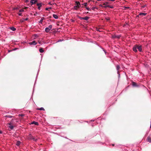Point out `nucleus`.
I'll return each mask as SVG.
<instances>
[{
	"mask_svg": "<svg viewBox=\"0 0 151 151\" xmlns=\"http://www.w3.org/2000/svg\"><path fill=\"white\" fill-rule=\"evenodd\" d=\"M121 36L120 35H114L112 36V37L113 38L119 39L120 38Z\"/></svg>",
	"mask_w": 151,
	"mask_h": 151,
	"instance_id": "0eeeda50",
	"label": "nucleus"
},
{
	"mask_svg": "<svg viewBox=\"0 0 151 151\" xmlns=\"http://www.w3.org/2000/svg\"><path fill=\"white\" fill-rule=\"evenodd\" d=\"M104 6V5H103H103H101H101H100V6H101L102 7H104V6Z\"/></svg>",
	"mask_w": 151,
	"mask_h": 151,
	"instance_id": "79ce46f5",
	"label": "nucleus"
},
{
	"mask_svg": "<svg viewBox=\"0 0 151 151\" xmlns=\"http://www.w3.org/2000/svg\"><path fill=\"white\" fill-rule=\"evenodd\" d=\"M48 4H49L50 5H52V4L51 2L49 3Z\"/></svg>",
	"mask_w": 151,
	"mask_h": 151,
	"instance_id": "a19ab883",
	"label": "nucleus"
},
{
	"mask_svg": "<svg viewBox=\"0 0 151 151\" xmlns=\"http://www.w3.org/2000/svg\"><path fill=\"white\" fill-rule=\"evenodd\" d=\"M137 45H135L133 47V50L135 52H137Z\"/></svg>",
	"mask_w": 151,
	"mask_h": 151,
	"instance_id": "6e6552de",
	"label": "nucleus"
},
{
	"mask_svg": "<svg viewBox=\"0 0 151 151\" xmlns=\"http://www.w3.org/2000/svg\"><path fill=\"white\" fill-rule=\"evenodd\" d=\"M75 3L76 4V6H78V8L80 7V3L79 1H76Z\"/></svg>",
	"mask_w": 151,
	"mask_h": 151,
	"instance_id": "ddd939ff",
	"label": "nucleus"
},
{
	"mask_svg": "<svg viewBox=\"0 0 151 151\" xmlns=\"http://www.w3.org/2000/svg\"><path fill=\"white\" fill-rule=\"evenodd\" d=\"M148 141L149 142L151 143V137H147Z\"/></svg>",
	"mask_w": 151,
	"mask_h": 151,
	"instance_id": "aec40b11",
	"label": "nucleus"
},
{
	"mask_svg": "<svg viewBox=\"0 0 151 151\" xmlns=\"http://www.w3.org/2000/svg\"><path fill=\"white\" fill-rule=\"evenodd\" d=\"M89 18V17H88L86 16L83 17V19L85 20H87Z\"/></svg>",
	"mask_w": 151,
	"mask_h": 151,
	"instance_id": "a211bd4d",
	"label": "nucleus"
},
{
	"mask_svg": "<svg viewBox=\"0 0 151 151\" xmlns=\"http://www.w3.org/2000/svg\"><path fill=\"white\" fill-rule=\"evenodd\" d=\"M38 109L40 111H44L45 110L44 108L43 107H41L40 108H39Z\"/></svg>",
	"mask_w": 151,
	"mask_h": 151,
	"instance_id": "b1692460",
	"label": "nucleus"
},
{
	"mask_svg": "<svg viewBox=\"0 0 151 151\" xmlns=\"http://www.w3.org/2000/svg\"><path fill=\"white\" fill-rule=\"evenodd\" d=\"M112 146H114V144H112Z\"/></svg>",
	"mask_w": 151,
	"mask_h": 151,
	"instance_id": "de8ad7c7",
	"label": "nucleus"
},
{
	"mask_svg": "<svg viewBox=\"0 0 151 151\" xmlns=\"http://www.w3.org/2000/svg\"><path fill=\"white\" fill-rule=\"evenodd\" d=\"M21 143V142L19 141H18L16 142V145L17 146H19L20 145Z\"/></svg>",
	"mask_w": 151,
	"mask_h": 151,
	"instance_id": "dca6fc26",
	"label": "nucleus"
},
{
	"mask_svg": "<svg viewBox=\"0 0 151 151\" xmlns=\"http://www.w3.org/2000/svg\"><path fill=\"white\" fill-rule=\"evenodd\" d=\"M28 44L30 45H35L37 44V43L35 40H33L32 42H29Z\"/></svg>",
	"mask_w": 151,
	"mask_h": 151,
	"instance_id": "20e7f679",
	"label": "nucleus"
},
{
	"mask_svg": "<svg viewBox=\"0 0 151 151\" xmlns=\"http://www.w3.org/2000/svg\"><path fill=\"white\" fill-rule=\"evenodd\" d=\"M12 122V121H11V122ZM8 124L9 125V128L10 129H9V130L11 131V130L13 129L14 128V126L12 125L11 122L8 123Z\"/></svg>",
	"mask_w": 151,
	"mask_h": 151,
	"instance_id": "7ed1b4c3",
	"label": "nucleus"
},
{
	"mask_svg": "<svg viewBox=\"0 0 151 151\" xmlns=\"http://www.w3.org/2000/svg\"><path fill=\"white\" fill-rule=\"evenodd\" d=\"M96 9H97V8L96 7H93L91 8V9L94 11Z\"/></svg>",
	"mask_w": 151,
	"mask_h": 151,
	"instance_id": "393cba45",
	"label": "nucleus"
},
{
	"mask_svg": "<svg viewBox=\"0 0 151 151\" xmlns=\"http://www.w3.org/2000/svg\"><path fill=\"white\" fill-rule=\"evenodd\" d=\"M24 12V9H20L19 10V12Z\"/></svg>",
	"mask_w": 151,
	"mask_h": 151,
	"instance_id": "412c9836",
	"label": "nucleus"
},
{
	"mask_svg": "<svg viewBox=\"0 0 151 151\" xmlns=\"http://www.w3.org/2000/svg\"><path fill=\"white\" fill-rule=\"evenodd\" d=\"M85 8L88 10V11H90L91 9H90L89 7H86Z\"/></svg>",
	"mask_w": 151,
	"mask_h": 151,
	"instance_id": "c756f323",
	"label": "nucleus"
},
{
	"mask_svg": "<svg viewBox=\"0 0 151 151\" xmlns=\"http://www.w3.org/2000/svg\"><path fill=\"white\" fill-rule=\"evenodd\" d=\"M18 15L19 16H23V15L21 12H19V13H18Z\"/></svg>",
	"mask_w": 151,
	"mask_h": 151,
	"instance_id": "a878e982",
	"label": "nucleus"
},
{
	"mask_svg": "<svg viewBox=\"0 0 151 151\" xmlns=\"http://www.w3.org/2000/svg\"><path fill=\"white\" fill-rule=\"evenodd\" d=\"M43 19V18H41V19L39 22V23L42 24V22Z\"/></svg>",
	"mask_w": 151,
	"mask_h": 151,
	"instance_id": "5701e85b",
	"label": "nucleus"
},
{
	"mask_svg": "<svg viewBox=\"0 0 151 151\" xmlns=\"http://www.w3.org/2000/svg\"><path fill=\"white\" fill-rule=\"evenodd\" d=\"M39 52L40 53H43L44 52V50L42 48H41L39 49Z\"/></svg>",
	"mask_w": 151,
	"mask_h": 151,
	"instance_id": "f3484780",
	"label": "nucleus"
},
{
	"mask_svg": "<svg viewBox=\"0 0 151 151\" xmlns=\"http://www.w3.org/2000/svg\"><path fill=\"white\" fill-rule=\"evenodd\" d=\"M102 49H103V48H102ZM103 50L104 51V52H105V54H106V51L104 50V49H103Z\"/></svg>",
	"mask_w": 151,
	"mask_h": 151,
	"instance_id": "58836bf2",
	"label": "nucleus"
},
{
	"mask_svg": "<svg viewBox=\"0 0 151 151\" xmlns=\"http://www.w3.org/2000/svg\"><path fill=\"white\" fill-rule=\"evenodd\" d=\"M109 19H107V20H109Z\"/></svg>",
	"mask_w": 151,
	"mask_h": 151,
	"instance_id": "603ef678",
	"label": "nucleus"
},
{
	"mask_svg": "<svg viewBox=\"0 0 151 151\" xmlns=\"http://www.w3.org/2000/svg\"><path fill=\"white\" fill-rule=\"evenodd\" d=\"M35 37H38V35L37 34H35L34 35Z\"/></svg>",
	"mask_w": 151,
	"mask_h": 151,
	"instance_id": "c9c22d12",
	"label": "nucleus"
},
{
	"mask_svg": "<svg viewBox=\"0 0 151 151\" xmlns=\"http://www.w3.org/2000/svg\"><path fill=\"white\" fill-rule=\"evenodd\" d=\"M19 116H24V115L23 114H19Z\"/></svg>",
	"mask_w": 151,
	"mask_h": 151,
	"instance_id": "473e14b6",
	"label": "nucleus"
},
{
	"mask_svg": "<svg viewBox=\"0 0 151 151\" xmlns=\"http://www.w3.org/2000/svg\"><path fill=\"white\" fill-rule=\"evenodd\" d=\"M146 13H140L139 14V15H138V17L139 15L145 16L146 15Z\"/></svg>",
	"mask_w": 151,
	"mask_h": 151,
	"instance_id": "4468645a",
	"label": "nucleus"
},
{
	"mask_svg": "<svg viewBox=\"0 0 151 151\" xmlns=\"http://www.w3.org/2000/svg\"><path fill=\"white\" fill-rule=\"evenodd\" d=\"M24 20L23 19V20L21 19L20 20V22L21 23L23 22H24Z\"/></svg>",
	"mask_w": 151,
	"mask_h": 151,
	"instance_id": "4c0bfd02",
	"label": "nucleus"
},
{
	"mask_svg": "<svg viewBox=\"0 0 151 151\" xmlns=\"http://www.w3.org/2000/svg\"><path fill=\"white\" fill-rule=\"evenodd\" d=\"M52 9V7H48V8H45V10H48L49 9Z\"/></svg>",
	"mask_w": 151,
	"mask_h": 151,
	"instance_id": "bb28decb",
	"label": "nucleus"
},
{
	"mask_svg": "<svg viewBox=\"0 0 151 151\" xmlns=\"http://www.w3.org/2000/svg\"><path fill=\"white\" fill-rule=\"evenodd\" d=\"M42 3H40L37 4V5L38 6V9L39 10L40 9L41 7L42 6Z\"/></svg>",
	"mask_w": 151,
	"mask_h": 151,
	"instance_id": "1a4fd4ad",
	"label": "nucleus"
},
{
	"mask_svg": "<svg viewBox=\"0 0 151 151\" xmlns=\"http://www.w3.org/2000/svg\"><path fill=\"white\" fill-rule=\"evenodd\" d=\"M63 40H58V42H59L61 41H63Z\"/></svg>",
	"mask_w": 151,
	"mask_h": 151,
	"instance_id": "ea45409f",
	"label": "nucleus"
},
{
	"mask_svg": "<svg viewBox=\"0 0 151 151\" xmlns=\"http://www.w3.org/2000/svg\"><path fill=\"white\" fill-rule=\"evenodd\" d=\"M146 6V5L145 4V5H143V6H142V8H144Z\"/></svg>",
	"mask_w": 151,
	"mask_h": 151,
	"instance_id": "2f4dec72",
	"label": "nucleus"
},
{
	"mask_svg": "<svg viewBox=\"0 0 151 151\" xmlns=\"http://www.w3.org/2000/svg\"><path fill=\"white\" fill-rule=\"evenodd\" d=\"M105 3H104L103 4V5H104V8H106L107 7H109V8H114V7L113 6H111V5H105Z\"/></svg>",
	"mask_w": 151,
	"mask_h": 151,
	"instance_id": "423d86ee",
	"label": "nucleus"
},
{
	"mask_svg": "<svg viewBox=\"0 0 151 151\" xmlns=\"http://www.w3.org/2000/svg\"><path fill=\"white\" fill-rule=\"evenodd\" d=\"M126 8L127 9V8H129V7H126Z\"/></svg>",
	"mask_w": 151,
	"mask_h": 151,
	"instance_id": "a18cd8bd",
	"label": "nucleus"
},
{
	"mask_svg": "<svg viewBox=\"0 0 151 151\" xmlns=\"http://www.w3.org/2000/svg\"><path fill=\"white\" fill-rule=\"evenodd\" d=\"M39 43L40 44V42H39Z\"/></svg>",
	"mask_w": 151,
	"mask_h": 151,
	"instance_id": "6e6d98bb",
	"label": "nucleus"
},
{
	"mask_svg": "<svg viewBox=\"0 0 151 151\" xmlns=\"http://www.w3.org/2000/svg\"><path fill=\"white\" fill-rule=\"evenodd\" d=\"M105 3V4H105V5H107V4H108L109 3H108V2H105V3Z\"/></svg>",
	"mask_w": 151,
	"mask_h": 151,
	"instance_id": "37998d69",
	"label": "nucleus"
},
{
	"mask_svg": "<svg viewBox=\"0 0 151 151\" xmlns=\"http://www.w3.org/2000/svg\"><path fill=\"white\" fill-rule=\"evenodd\" d=\"M37 2V0H30V3L31 5L34 4Z\"/></svg>",
	"mask_w": 151,
	"mask_h": 151,
	"instance_id": "39448f33",
	"label": "nucleus"
},
{
	"mask_svg": "<svg viewBox=\"0 0 151 151\" xmlns=\"http://www.w3.org/2000/svg\"><path fill=\"white\" fill-rule=\"evenodd\" d=\"M78 18L80 19V20H82V19H83V17H78Z\"/></svg>",
	"mask_w": 151,
	"mask_h": 151,
	"instance_id": "72a5a7b5",
	"label": "nucleus"
},
{
	"mask_svg": "<svg viewBox=\"0 0 151 151\" xmlns=\"http://www.w3.org/2000/svg\"><path fill=\"white\" fill-rule=\"evenodd\" d=\"M52 28V25H50L48 27H47L45 28V31L47 33L49 32L50 30Z\"/></svg>",
	"mask_w": 151,
	"mask_h": 151,
	"instance_id": "f03ea898",
	"label": "nucleus"
},
{
	"mask_svg": "<svg viewBox=\"0 0 151 151\" xmlns=\"http://www.w3.org/2000/svg\"><path fill=\"white\" fill-rule=\"evenodd\" d=\"M28 138L29 140H33L34 141H37V139L35 138L31 134H29L28 136Z\"/></svg>",
	"mask_w": 151,
	"mask_h": 151,
	"instance_id": "f257e3e1",
	"label": "nucleus"
},
{
	"mask_svg": "<svg viewBox=\"0 0 151 151\" xmlns=\"http://www.w3.org/2000/svg\"><path fill=\"white\" fill-rule=\"evenodd\" d=\"M23 19L24 20V21H27L28 20V18H27L26 19Z\"/></svg>",
	"mask_w": 151,
	"mask_h": 151,
	"instance_id": "f704fd0d",
	"label": "nucleus"
},
{
	"mask_svg": "<svg viewBox=\"0 0 151 151\" xmlns=\"http://www.w3.org/2000/svg\"><path fill=\"white\" fill-rule=\"evenodd\" d=\"M11 51V50H10V51H9V52H10V51Z\"/></svg>",
	"mask_w": 151,
	"mask_h": 151,
	"instance_id": "5fc2aeb1",
	"label": "nucleus"
},
{
	"mask_svg": "<svg viewBox=\"0 0 151 151\" xmlns=\"http://www.w3.org/2000/svg\"><path fill=\"white\" fill-rule=\"evenodd\" d=\"M53 17L54 18L56 19H58V17L55 14H53Z\"/></svg>",
	"mask_w": 151,
	"mask_h": 151,
	"instance_id": "2eb2a0df",
	"label": "nucleus"
},
{
	"mask_svg": "<svg viewBox=\"0 0 151 151\" xmlns=\"http://www.w3.org/2000/svg\"><path fill=\"white\" fill-rule=\"evenodd\" d=\"M2 133V131L0 130V134H1Z\"/></svg>",
	"mask_w": 151,
	"mask_h": 151,
	"instance_id": "c03bdc74",
	"label": "nucleus"
},
{
	"mask_svg": "<svg viewBox=\"0 0 151 151\" xmlns=\"http://www.w3.org/2000/svg\"><path fill=\"white\" fill-rule=\"evenodd\" d=\"M116 69L117 71V73L119 74V76L120 75V74L119 72V70L120 68V67L119 65H117L116 66Z\"/></svg>",
	"mask_w": 151,
	"mask_h": 151,
	"instance_id": "9d476101",
	"label": "nucleus"
},
{
	"mask_svg": "<svg viewBox=\"0 0 151 151\" xmlns=\"http://www.w3.org/2000/svg\"><path fill=\"white\" fill-rule=\"evenodd\" d=\"M31 124H34L36 125H39L38 123L37 122L35 121H33L32 122Z\"/></svg>",
	"mask_w": 151,
	"mask_h": 151,
	"instance_id": "f8f14e48",
	"label": "nucleus"
},
{
	"mask_svg": "<svg viewBox=\"0 0 151 151\" xmlns=\"http://www.w3.org/2000/svg\"><path fill=\"white\" fill-rule=\"evenodd\" d=\"M97 31H99V32H100V31L99 30V29H97Z\"/></svg>",
	"mask_w": 151,
	"mask_h": 151,
	"instance_id": "09e8293b",
	"label": "nucleus"
},
{
	"mask_svg": "<svg viewBox=\"0 0 151 151\" xmlns=\"http://www.w3.org/2000/svg\"><path fill=\"white\" fill-rule=\"evenodd\" d=\"M78 6H74L73 9L74 10H77L78 9Z\"/></svg>",
	"mask_w": 151,
	"mask_h": 151,
	"instance_id": "4be33fe9",
	"label": "nucleus"
},
{
	"mask_svg": "<svg viewBox=\"0 0 151 151\" xmlns=\"http://www.w3.org/2000/svg\"><path fill=\"white\" fill-rule=\"evenodd\" d=\"M27 8V7H25V9H26Z\"/></svg>",
	"mask_w": 151,
	"mask_h": 151,
	"instance_id": "864d4df0",
	"label": "nucleus"
},
{
	"mask_svg": "<svg viewBox=\"0 0 151 151\" xmlns=\"http://www.w3.org/2000/svg\"><path fill=\"white\" fill-rule=\"evenodd\" d=\"M150 128H151V123L150 124Z\"/></svg>",
	"mask_w": 151,
	"mask_h": 151,
	"instance_id": "8fccbe9b",
	"label": "nucleus"
},
{
	"mask_svg": "<svg viewBox=\"0 0 151 151\" xmlns=\"http://www.w3.org/2000/svg\"><path fill=\"white\" fill-rule=\"evenodd\" d=\"M5 117H8V118H12V116L8 115H6L5 116Z\"/></svg>",
	"mask_w": 151,
	"mask_h": 151,
	"instance_id": "cd10ccee",
	"label": "nucleus"
},
{
	"mask_svg": "<svg viewBox=\"0 0 151 151\" xmlns=\"http://www.w3.org/2000/svg\"><path fill=\"white\" fill-rule=\"evenodd\" d=\"M125 26V24H124V25H123V27H124Z\"/></svg>",
	"mask_w": 151,
	"mask_h": 151,
	"instance_id": "3c124183",
	"label": "nucleus"
},
{
	"mask_svg": "<svg viewBox=\"0 0 151 151\" xmlns=\"http://www.w3.org/2000/svg\"><path fill=\"white\" fill-rule=\"evenodd\" d=\"M83 5L85 6V7H87V3H84L83 4Z\"/></svg>",
	"mask_w": 151,
	"mask_h": 151,
	"instance_id": "7c9ffc66",
	"label": "nucleus"
},
{
	"mask_svg": "<svg viewBox=\"0 0 151 151\" xmlns=\"http://www.w3.org/2000/svg\"><path fill=\"white\" fill-rule=\"evenodd\" d=\"M137 49H138V50L141 52L142 51V46L141 45L138 46L137 45Z\"/></svg>",
	"mask_w": 151,
	"mask_h": 151,
	"instance_id": "9b49d317",
	"label": "nucleus"
},
{
	"mask_svg": "<svg viewBox=\"0 0 151 151\" xmlns=\"http://www.w3.org/2000/svg\"><path fill=\"white\" fill-rule=\"evenodd\" d=\"M25 2L26 3H28L29 2V0H25Z\"/></svg>",
	"mask_w": 151,
	"mask_h": 151,
	"instance_id": "e433bc0d",
	"label": "nucleus"
},
{
	"mask_svg": "<svg viewBox=\"0 0 151 151\" xmlns=\"http://www.w3.org/2000/svg\"><path fill=\"white\" fill-rule=\"evenodd\" d=\"M16 49H17V48H15V49H14L13 50H15Z\"/></svg>",
	"mask_w": 151,
	"mask_h": 151,
	"instance_id": "49530a36",
	"label": "nucleus"
},
{
	"mask_svg": "<svg viewBox=\"0 0 151 151\" xmlns=\"http://www.w3.org/2000/svg\"><path fill=\"white\" fill-rule=\"evenodd\" d=\"M10 29L13 31H15L16 30V29L14 27H10Z\"/></svg>",
	"mask_w": 151,
	"mask_h": 151,
	"instance_id": "6ab92c4d",
	"label": "nucleus"
},
{
	"mask_svg": "<svg viewBox=\"0 0 151 151\" xmlns=\"http://www.w3.org/2000/svg\"><path fill=\"white\" fill-rule=\"evenodd\" d=\"M132 85L133 86H137L136 83L134 82H132Z\"/></svg>",
	"mask_w": 151,
	"mask_h": 151,
	"instance_id": "c85d7f7f",
	"label": "nucleus"
}]
</instances>
